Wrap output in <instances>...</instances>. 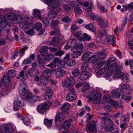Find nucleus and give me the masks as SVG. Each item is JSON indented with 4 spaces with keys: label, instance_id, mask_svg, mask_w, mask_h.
Instances as JSON below:
<instances>
[{
    "label": "nucleus",
    "instance_id": "nucleus-1",
    "mask_svg": "<svg viewBox=\"0 0 133 133\" xmlns=\"http://www.w3.org/2000/svg\"><path fill=\"white\" fill-rule=\"evenodd\" d=\"M51 105L52 102L50 101L41 103L37 107V110L39 113L44 114L49 109Z\"/></svg>",
    "mask_w": 133,
    "mask_h": 133
},
{
    "label": "nucleus",
    "instance_id": "nucleus-2",
    "mask_svg": "<svg viewBox=\"0 0 133 133\" xmlns=\"http://www.w3.org/2000/svg\"><path fill=\"white\" fill-rule=\"evenodd\" d=\"M103 120L104 121V124L105 126V130L107 132H111L114 129L113 127L114 124L111 119L104 117L103 118Z\"/></svg>",
    "mask_w": 133,
    "mask_h": 133
},
{
    "label": "nucleus",
    "instance_id": "nucleus-3",
    "mask_svg": "<svg viewBox=\"0 0 133 133\" xmlns=\"http://www.w3.org/2000/svg\"><path fill=\"white\" fill-rule=\"evenodd\" d=\"M15 127L10 123L3 124L0 130V133H11L13 131V128Z\"/></svg>",
    "mask_w": 133,
    "mask_h": 133
},
{
    "label": "nucleus",
    "instance_id": "nucleus-4",
    "mask_svg": "<svg viewBox=\"0 0 133 133\" xmlns=\"http://www.w3.org/2000/svg\"><path fill=\"white\" fill-rule=\"evenodd\" d=\"M86 131L87 133H94L97 132V129L96 125L95 122L94 121H91L88 124L87 127Z\"/></svg>",
    "mask_w": 133,
    "mask_h": 133
},
{
    "label": "nucleus",
    "instance_id": "nucleus-5",
    "mask_svg": "<svg viewBox=\"0 0 133 133\" xmlns=\"http://www.w3.org/2000/svg\"><path fill=\"white\" fill-rule=\"evenodd\" d=\"M19 90L21 95L18 97L17 100L24 99L25 96L28 93V90L25 87H24L23 85H21V84H20Z\"/></svg>",
    "mask_w": 133,
    "mask_h": 133
},
{
    "label": "nucleus",
    "instance_id": "nucleus-6",
    "mask_svg": "<svg viewBox=\"0 0 133 133\" xmlns=\"http://www.w3.org/2000/svg\"><path fill=\"white\" fill-rule=\"evenodd\" d=\"M24 106L23 100H15L13 105V109L15 111L20 110Z\"/></svg>",
    "mask_w": 133,
    "mask_h": 133
},
{
    "label": "nucleus",
    "instance_id": "nucleus-7",
    "mask_svg": "<svg viewBox=\"0 0 133 133\" xmlns=\"http://www.w3.org/2000/svg\"><path fill=\"white\" fill-rule=\"evenodd\" d=\"M78 42L74 38L69 39L64 48L66 50L69 49L71 47L76 46L78 44Z\"/></svg>",
    "mask_w": 133,
    "mask_h": 133
},
{
    "label": "nucleus",
    "instance_id": "nucleus-8",
    "mask_svg": "<svg viewBox=\"0 0 133 133\" xmlns=\"http://www.w3.org/2000/svg\"><path fill=\"white\" fill-rule=\"evenodd\" d=\"M101 97V94L97 91H92L90 95V100H97L100 99Z\"/></svg>",
    "mask_w": 133,
    "mask_h": 133
},
{
    "label": "nucleus",
    "instance_id": "nucleus-9",
    "mask_svg": "<svg viewBox=\"0 0 133 133\" xmlns=\"http://www.w3.org/2000/svg\"><path fill=\"white\" fill-rule=\"evenodd\" d=\"M19 26L21 29H24L30 28L31 25L29 21L25 20L20 23Z\"/></svg>",
    "mask_w": 133,
    "mask_h": 133
},
{
    "label": "nucleus",
    "instance_id": "nucleus-10",
    "mask_svg": "<svg viewBox=\"0 0 133 133\" xmlns=\"http://www.w3.org/2000/svg\"><path fill=\"white\" fill-rule=\"evenodd\" d=\"M28 72L30 76L34 77L38 74L39 71L36 68L30 69L28 70Z\"/></svg>",
    "mask_w": 133,
    "mask_h": 133
},
{
    "label": "nucleus",
    "instance_id": "nucleus-11",
    "mask_svg": "<svg viewBox=\"0 0 133 133\" xmlns=\"http://www.w3.org/2000/svg\"><path fill=\"white\" fill-rule=\"evenodd\" d=\"M54 70L55 71L56 75L57 77H62L64 74V71L63 69L57 68L56 69H54Z\"/></svg>",
    "mask_w": 133,
    "mask_h": 133
},
{
    "label": "nucleus",
    "instance_id": "nucleus-12",
    "mask_svg": "<svg viewBox=\"0 0 133 133\" xmlns=\"http://www.w3.org/2000/svg\"><path fill=\"white\" fill-rule=\"evenodd\" d=\"M108 103L110 104L114 108H117L118 107L119 108H123L122 106L121 105H119L118 103L115 100H105Z\"/></svg>",
    "mask_w": 133,
    "mask_h": 133
},
{
    "label": "nucleus",
    "instance_id": "nucleus-13",
    "mask_svg": "<svg viewBox=\"0 0 133 133\" xmlns=\"http://www.w3.org/2000/svg\"><path fill=\"white\" fill-rule=\"evenodd\" d=\"M98 59L102 60L105 58L106 56V52L104 50H103L101 51L97 52L96 53Z\"/></svg>",
    "mask_w": 133,
    "mask_h": 133
},
{
    "label": "nucleus",
    "instance_id": "nucleus-14",
    "mask_svg": "<svg viewBox=\"0 0 133 133\" xmlns=\"http://www.w3.org/2000/svg\"><path fill=\"white\" fill-rule=\"evenodd\" d=\"M75 79L72 76H70L69 77L67 78L64 81V83L65 85H63L65 86H66L67 85L71 84L73 83H75Z\"/></svg>",
    "mask_w": 133,
    "mask_h": 133
},
{
    "label": "nucleus",
    "instance_id": "nucleus-15",
    "mask_svg": "<svg viewBox=\"0 0 133 133\" xmlns=\"http://www.w3.org/2000/svg\"><path fill=\"white\" fill-rule=\"evenodd\" d=\"M4 16L6 21H12L14 19L15 15L14 13L10 12L5 15Z\"/></svg>",
    "mask_w": 133,
    "mask_h": 133
},
{
    "label": "nucleus",
    "instance_id": "nucleus-16",
    "mask_svg": "<svg viewBox=\"0 0 133 133\" xmlns=\"http://www.w3.org/2000/svg\"><path fill=\"white\" fill-rule=\"evenodd\" d=\"M121 78L122 81L125 83H128L131 81V78L129 75L127 74H123L121 76Z\"/></svg>",
    "mask_w": 133,
    "mask_h": 133
},
{
    "label": "nucleus",
    "instance_id": "nucleus-17",
    "mask_svg": "<svg viewBox=\"0 0 133 133\" xmlns=\"http://www.w3.org/2000/svg\"><path fill=\"white\" fill-rule=\"evenodd\" d=\"M115 40L116 37L114 35L112 36L109 35L107 37L105 41L106 42H107L108 43H112L115 45Z\"/></svg>",
    "mask_w": 133,
    "mask_h": 133
},
{
    "label": "nucleus",
    "instance_id": "nucleus-18",
    "mask_svg": "<svg viewBox=\"0 0 133 133\" xmlns=\"http://www.w3.org/2000/svg\"><path fill=\"white\" fill-rule=\"evenodd\" d=\"M4 16L0 15V28H5L6 25Z\"/></svg>",
    "mask_w": 133,
    "mask_h": 133
},
{
    "label": "nucleus",
    "instance_id": "nucleus-19",
    "mask_svg": "<svg viewBox=\"0 0 133 133\" xmlns=\"http://www.w3.org/2000/svg\"><path fill=\"white\" fill-rule=\"evenodd\" d=\"M65 118V115L62 112L58 113L56 116L55 120L58 121H61Z\"/></svg>",
    "mask_w": 133,
    "mask_h": 133
},
{
    "label": "nucleus",
    "instance_id": "nucleus-20",
    "mask_svg": "<svg viewBox=\"0 0 133 133\" xmlns=\"http://www.w3.org/2000/svg\"><path fill=\"white\" fill-rule=\"evenodd\" d=\"M61 5L59 0H53L51 2L49 5L51 8L55 9L58 6Z\"/></svg>",
    "mask_w": 133,
    "mask_h": 133
},
{
    "label": "nucleus",
    "instance_id": "nucleus-21",
    "mask_svg": "<svg viewBox=\"0 0 133 133\" xmlns=\"http://www.w3.org/2000/svg\"><path fill=\"white\" fill-rule=\"evenodd\" d=\"M82 72V73L79 77V79L82 80H85L89 77V73L87 71Z\"/></svg>",
    "mask_w": 133,
    "mask_h": 133
},
{
    "label": "nucleus",
    "instance_id": "nucleus-22",
    "mask_svg": "<svg viewBox=\"0 0 133 133\" xmlns=\"http://www.w3.org/2000/svg\"><path fill=\"white\" fill-rule=\"evenodd\" d=\"M52 95V90L51 89H49L45 92L44 99L45 100H50Z\"/></svg>",
    "mask_w": 133,
    "mask_h": 133
},
{
    "label": "nucleus",
    "instance_id": "nucleus-23",
    "mask_svg": "<svg viewBox=\"0 0 133 133\" xmlns=\"http://www.w3.org/2000/svg\"><path fill=\"white\" fill-rule=\"evenodd\" d=\"M111 94H112L113 98L115 99H118L121 95V93L117 90L112 91L111 92Z\"/></svg>",
    "mask_w": 133,
    "mask_h": 133
},
{
    "label": "nucleus",
    "instance_id": "nucleus-24",
    "mask_svg": "<svg viewBox=\"0 0 133 133\" xmlns=\"http://www.w3.org/2000/svg\"><path fill=\"white\" fill-rule=\"evenodd\" d=\"M33 16L35 17H38L39 19H42V17L40 15L41 11L39 10L35 9L33 10Z\"/></svg>",
    "mask_w": 133,
    "mask_h": 133
},
{
    "label": "nucleus",
    "instance_id": "nucleus-25",
    "mask_svg": "<svg viewBox=\"0 0 133 133\" xmlns=\"http://www.w3.org/2000/svg\"><path fill=\"white\" fill-rule=\"evenodd\" d=\"M130 89V86L128 84H124L121 86V91L123 92H125Z\"/></svg>",
    "mask_w": 133,
    "mask_h": 133
},
{
    "label": "nucleus",
    "instance_id": "nucleus-26",
    "mask_svg": "<svg viewBox=\"0 0 133 133\" xmlns=\"http://www.w3.org/2000/svg\"><path fill=\"white\" fill-rule=\"evenodd\" d=\"M71 107V105L69 104L65 103L62 106L61 109L63 111H67L69 110Z\"/></svg>",
    "mask_w": 133,
    "mask_h": 133
},
{
    "label": "nucleus",
    "instance_id": "nucleus-27",
    "mask_svg": "<svg viewBox=\"0 0 133 133\" xmlns=\"http://www.w3.org/2000/svg\"><path fill=\"white\" fill-rule=\"evenodd\" d=\"M67 100H75L77 98V96L75 93L71 94L68 93L66 97Z\"/></svg>",
    "mask_w": 133,
    "mask_h": 133
},
{
    "label": "nucleus",
    "instance_id": "nucleus-28",
    "mask_svg": "<svg viewBox=\"0 0 133 133\" xmlns=\"http://www.w3.org/2000/svg\"><path fill=\"white\" fill-rule=\"evenodd\" d=\"M57 16V13L54 10H50L49 12L48 17L51 19L55 18Z\"/></svg>",
    "mask_w": 133,
    "mask_h": 133
},
{
    "label": "nucleus",
    "instance_id": "nucleus-29",
    "mask_svg": "<svg viewBox=\"0 0 133 133\" xmlns=\"http://www.w3.org/2000/svg\"><path fill=\"white\" fill-rule=\"evenodd\" d=\"M86 28L89 30H90L95 32L96 31V29L95 27L93 24L92 23H90L86 25L85 26Z\"/></svg>",
    "mask_w": 133,
    "mask_h": 133
},
{
    "label": "nucleus",
    "instance_id": "nucleus-30",
    "mask_svg": "<svg viewBox=\"0 0 133 133\" xmlns=\"http://www.w3.org/2000/svg\"><path fill=\"white\" fill-rule=\"evenodd\" d=\"M70 120L69 121L66 120L62 124V127L64 129H68L69 128L70 126L71 123L70 122Z\"/></svg>",
    "mask_w": 133,
    "mask_h": 133
},
{
    "label": "nucleus",
    "instance_id": "nucleus-31",
    "mask_svg": "<svg viewBox=\"0 0 133 133\" xmlns=\"http://www.w3.org/2000/svg\"><path fill=\"white\" fill-rule=\"evenodd\" d=\"M91 53V52H90L89 51L84 53L82 56V60L84 61L88 60V61L89 59V57Z\"/></svg>",
    "mask_w": 133,
    "mask_h": 133
},
{
    "label": "nucleus",
    "instance_id": "nucleus-32",
    "mask_svg": "<svg viewBox=\"0 0 133 133\" xmlns=\"http://www.w3.org/2000/svg\"><path fill=\"white\" fill-rule=\"evenodd\" d=\"M125 11L129 10L130 11L133 9V2H131L127 6L123 5Z\"/></svg>",
    "mask_w": 133,
    "mask_h": 133
},
{
    "label": "nucleus",
    "instance_id": "nucleus-33",
    "mask_svg": "<svg viewBox=\"0 0 133 133\" xmlns=\"http://www.w3.org/2000/svg\"><path fill=\"white\" fill-rule=\"evenodd\" d=\"M119 68H121L118 67L116 63H113L111 65L110 70L112 72H114L118 70Z\"/></svg>",
    "mask_w": 133,
    "mask_h": 133
},
{
    "label": "nucleus",
    "instance_id": "nucleus-34",
    "mask_svg": "<svg viewBox=\"0 0 133 133\" xmlns=\"http://www.w3.org/2000/svg\"><path fill=\"white\" fill-rule=\"evenodd\" d=\"M59 41V38L57 37H55L52 39L50 41V43L52 45H55L58 44Z\"/></svg>",
    "mask_w": 133,
    "mask_h": 133
},
{
    "label": "nucleus",
    "instance_id": "nucleus-35",
    "mask_svg": "<svg viewBox=\"0 0 133 133\" xmlns=\"http://www.w3.org/2000/svg\"><path fill=\"white\" fill-rule=\"evenodd\" d=\"M14 20V22L16 24H17L20 23L22 20V17L20 15H17L15 16Z\"/></svg>",
    "mask_w": 133,
    "mask_h": 133
},
{
    "label": "nucleus",
    "instance_id": "nucleus-36",
    "mask_svg": "<svg viewBox=\"0 0 133 133\" xmlns=\"http://www.w3.org/2000/svg\"><path fill=\"white\" fill-rule=\"evenodd\" d=\"M22 120L25 124L27 126L29 125L31 123L30 119L28 117H23Z\"/></svg>",
    "mask_w": 133,
    "mask_h": 133
},
{
    "label": "nucleus",
    "instance_id": "nucleus-37",
    "mask_svg": "<svg viewBox=\"0 0 133 133\" xmlns=\"http://www.w3.org/2000/svg\"><path fill=\"white\" fill-rule=\"evenodd\" d=\"M6 75L4 76L1 79L3 83H6L8 84L10 83V80L9 78Z\"/></svg>",
    "mask_w": 133,
    "mask_h": 133
},
{
    "label": "nucleus",
    "instance_id": "nucleus-38",
    "mask_svg": "<svg viewBox=\"0 0 133 133\" xmlns=\"http://www.w3.org/2000/svg\"><path fill=\"white\" fill-rule=\"evenodd\" d=\"M66 65L68 66H72L76 64V62L75 60L69 59L66 62Z\"/></svg>",
    "mask_w": 133,
    "mask_h": 133
},
{
    "label": "nucleus",
    "instance_id": "nucleus-39",
    "mask_svg": "<svg viewBox=\"0 0 133 133\" xmlns=\"http://www.w3.org/2000/svg\"><path fill=\"white\" fill-rule=\"evenodd\" d=\"M8 77L11 78H13L16 75L15 71L12 70H9L8 71Z\"/></svg>",
    "mask_w": 133,
    "mask_h": 133
},
{
    "label": "nucleus",
    "instance_id": "nucleus-40",
    "mask_svg": "<svg viewBox=\"0 0 133 133\" xmlns=\"http://www.w3.org/2000/svg\"><path fill=\"white\" fill-rule=\"evenodd\" d=\"M48 47L47 46L43 47L40 49V51L42 54L45 56H46L48 54V50L47 49Z\"/></svg>",
    "mask_w": 133,
    "mask_h": 133
},
{
    "label": "nucleus",
    "instance_id": "nucleus-41",
    "mask_svg": "<svg viewBox=\"0 0 133 133\" xmlns=\"http://www.w3.org/2000/svg\"><path fill=\"white\" fill-rule=\"evenodd\" d=\"M52 119L48 120L47 119H45L44 120V123L47 126L48 128L50 127L52 122Z\"/></svg>",
    "mask_w": 133,
    "mask_h": 133
},
{
    "label": "nucleus",
    "instance_id": "nucleus-42",
    "mask_svg": "<svg viewBox=\"0 0 133 133\" xmlns=\"http://www.w3.org/2000/svg\"><path fill=\"white\" fill-rule=\"evenodd\" d=\"M66 63V62L65 61L63 60H61L58 64L57 65V67L61 69L65 67Z\"/></svg>",
    "mask_w": 133,
    "mask_h": 133
},
{
    "label": "nucleus",
    "instance_id": "nucleus-43",
    "mask_svg": "<svg viewBox=\"0 0 133 133\" xmlns=\"http://www.w3.org/2000/svg\"><path fill=\"white\" fill-rule=\"evenodd\" d=\"M34 95L30 92H28V93L25 96L24 98L26 100H30L33 99Z\"/></svg>",
    "mask_w": 133,
    "mask_h": 133
},
{
    "label": "nucleus",
    "instance_id": "nucleus-44",
    "mask_svg": "<svg viewBox=\"0 0 133 133\" xmlns=\"http://www.w3.org/2000/svg\"><path fill=\"white\" fill-rule=\"evenodd\" d=\"M72 72L74 76L75 77L77 76L80 74V71L77 69H75L72 70Z\"/></svg>",
    "mask_w": 133,
    "mask_h": 133
},
{
    "label": "nucleus",
    "instance_id": "nucleus-45",
    "mask_svg": "<svg viewBox=\"0 0 133 133\" xmlns=\"http://www.w3.org/2000/svg\"><path fill=\"white\" fill-rule=\"evenodd\" d=\"M81 52L79 50L74 52L73 54H71L72 57L73 58H76L81 55Z\"/></svg>",
    "mask_w": 133,
    "mask_h": 133
},
{
    "label": "nucleus",
    "instance_id": "nucleus-46",
    "mask_svg": "<svg viewBox=\"0 0 133 133\" xmlns=\"http://www.w3.org/2000/svg\"><path fill=\"white\" fill-rule=\"evenodd\" d=\"M60 33V30L58 28H56L54 30H53L52 32H50V35L52 36L54 34L56 35H58Z\"/></svg>",
    "mask_w": 133,
    "mask_h": 133
},
{
    "label": "nucleus",
    "instance_id": "nucleus-47",
    "mask_svg": "<svg viewBox=\"0 0 133 133\" xmlns=\"http://www.w3.org/2000/svg\"><path fill=\"white\" fill-rule=\"evenodd\" d=\"M88 67V64L86 63H84L82 65L81 68L82 72H85Z\"/></svg>",
    "mask_w": 133,
    "mask_h": 133
},
{
    "label": "nucleus",
    "instance_id": "nucleus-48",
    "mask_svg": "<svg viewBox=\"0 0 133 133\" xmlns=\"http://www.w3.org/2000/svg\"><path fill=\"white\" fill-rule=\"evenodd\" d=\"M99 25L101 28L106 27L108 26V23L106 21L102 20L99 23Z\"/></svg>",
    "mask_w": 133,
    "mask_h": 133
},
{
    "label": "nucleus",
    "instance_id": "nucleus-49",
    "mask_svg": "<svg viewBox=\"0 0 133 133\" xmlns=\"http://www.w3.org/2000/svg\"><path fill=\"white\" fill-rule=\"evenodd\" d=\"M110 65V62H107L104 65V67L102 68L103 70H104V71L105 72V71H110V70H109Z\"/></svg>",
    "mask_w": 133,
    "mask_h": 133
},
{
    "label": "nucleus",
    "instance_id": "nucleus-50",
    "mask_svg": "<svg viewBox=\"0 0 133 133\" xmlns=\"http://www.w3.org/2000/svg\"><path fill=\"white\" fill-rule=\"evenodd\" d=\"M42 24L40 23H37L35 25V28L37 31H40L42 28Z\"/></svg>",
    "mask_w": 133,
    "mask_h": 133
},
{
    "label": "nucleus",
    "instance_id": "nucleus-51",
    "mask_svg": "<svg viewBox=\"0 0 133 133\" xmlns=\"http://www.w3.org/2000/svg\"><path fill=\"white\" fill-rule=\"evenodd\" d=\"M28 48V47L27 45H25L23 46L21 49V51H19L20 53V55L21 56H23L25 53V51Z\"/></svg>",
    "mask_w": 133,
    "mask_h": 133
},
{
    "label": "nucleus",
    "instance_id": "nucleus-52",
    "mask_svg": "<svg viewBox=\"0 0 133 133\" xmlns=\"http://www.w3.org/2000/svg\"><path fill=\"white\" fill-rule=\"evenodd\" d=\"M42 21L43 23L44 24L45 26H47L49 24V19L46 17H45L42 19Z\"/></svg>",
    "mask_w": 133,
    "mask_h": 133
},
{
    "label": "nucleus",
    "instance_id": "nucleus-53",
    "mask_svg": "<svg viewBox=\"0 0 133 133\" xmlns=\"http://www.w3.org/2000/svg\"><path fill=\"white\" fill-rule=\"evenodd\" d=\"M83 85L84 89L82 90L83 91H84L89 89V85L88 83L86 82H84L83 83Z\"/></svg>",
    "mask_w": 133,
    "mask_h": 133
},
{
    "label": "nucleus",
    "instance_id": "nucleus-54",
    "mask_svg": "<svg viewBox=\"0 0 133 133\" xmlns=\"http://www.w3.org/2000/svg\"><path fill=\"white\" fill-rule=\"evenodd\" d=\"M8 91L9 90L7 88V87L6 88L3 89L1 94V95H2V97L7 95L8 94Z\"/></svg>",
    "mask_w": 133,
    "mask_h": 133
},
{
    "label": "nucleus",
    "instance_id": "nucleus-55",
    "mask_svg": "<svg viewBox=\"0 0 133 133\" xmlns=\"http://www.w3.org/2000/svg\"><path fill=\"white\" fill-rule=\"evenodd\" d=\"M59 23V22L57 20H52L51 22L50 26L52 28L57 26Z\"/></svg>",
    "mask_w": 133,
    "mask_h": 133
},
{
    "label": "nucleus",
    "instance_id": "nucleus-56",
    "mask_svg": "<svg viewBox=\"0 0 133 133\" xmlns=\"http://www.w3.org/2000/svg\"><path fill=\"white\" fill-rule=\"evenodd\" d=\"M122 69L121 68H119L116 71L115 75L117 77L119 78L121 77L122 73Z\"/></svg>",
    "mask_w": 133,
    "mask_h": 133
},
{
    "label": "nucleus",
    "instance_id": "nucleus-57",
    "mask_svg": "<svg viewBox=\"0 0 133 133\" xmlns=\"http://www.w3.org/2000/svg\"><path fill=\"white\" fill-rule=\"evenodd\" d=\"M68 89L69 91H70L71 93H75V91L74 89V87L71 84L67 85Z\"/></svg>",
    "mask_w": 133,
    "mask_h": 133
},
{
    "label": "nucleus",
    "instance_id": "nucleus-58",
    "mask_svg": "<svg viewBox=\"0 0 133 133\" xmlns=\"http://www.w3.org/2000/svg\"><path fill=\"white\" fill-rule=\"evenodd\" d=\"M107 35V31L104 30L99 31L98 34V36L101 37H102L104 35Z\"/></svg>",
    "mask_w": 133,
    "mask_h": 133
},
{
    "label": "nucleus",
    "instance_id": "nucleus-59",
    "mask_svg": "<svg viewBox=\"0 0 133 133\" xmlns=\"http://www.w3.org/2000/svg\"><path fill=\"white\" fill-rule=\"evenodd\" d=\"M54 58V55L52 54L48 55V54L45 56V59L46 61H49Z\"/></svg>",
    "mask_w": 133,
    "mask_h": 133
},
{
    "label": "nucleus",
    "instance_id": "nucleus-60",
    "mask_svg": "<svg viewBox=\"0 0 133 133\" xmlns=\"http://www.w3.org/2000/svg\"><path fill=\"white\" fill-rule=\"evenodd\" d=\"M29 28V29L27 31H25L26 34L29 35H33L34 33V29L30 28Z\"/></svg>",
    "mask_w": 133,
    "mask_h": 133
},
{
    "label": "nucleus",
    "instance_id": "nucleus-61",
    "mask_svg": "<svg viewBox=\"0 0 133 133\" xmlns=\"http://www.w3.org/2000/svg\"><path fill=\"white\" fill-rule=\"evenodd\" d=\"M62 21L64 23H67L70 22L71 19L68 16H66L63 17L62 19Z\"/></svg>",
    "mask_w": 133,
    "mask_h": 133
},
{
    "label": "nucleus",
    "instance_id": "nucleus-62",
    "mask_svg": "<svg viewBox=\"0 0 133 133\" xmlns=\"http://www.w3.org/2000/svg\"><path fill=\"white\" fill-rule=\"evenodd\" d=\"M74 11L76 15L81 14L82 12L81 9L79 7H76Z\"/></svg>",
    "mask_w": 133,
    "mask_h": 133
},
{
    "label": "nucleus",
    "instance_id": "nucleus-63",
    "mask_svg": "<svg viewBox=\"0 0 133 133\" xmlns=\"http://www.w3.org/2000/svg\"><path fill=\"white\" fill-rule=\"evenodd\" d=\"M46 66L47 67H50L51 69H53L56 68L57 65L56 63L53 62Z\"/></svg>",
    "mask_w": 133,
    "mask_h": 133
},
{
    "label": "nucleus",
    "instance_id": "nucleus-64",
    "mask_svg": "<svg viewBox=\"0 0 133 133\" xmlns=\"http://www.w3.org/2000/svg\"><path fill=\"white\" fill-rule=\"evenodd\" d=\"M120 127L121 128V133H123V132L127 128V126L125 124H122L120 125Z\"/></svg>",
    "mask_w": 133,
    "mask_h": 133
}]
</instances>
